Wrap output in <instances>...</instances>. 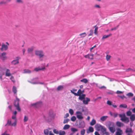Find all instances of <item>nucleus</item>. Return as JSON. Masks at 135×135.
<instances>
[{
    "label": "nucleus",
    "instance_id": "72a5a7b5",
    "mask_svg": "<svg viewBox=\"0 0 135 135\" xmlns=\"http://www.w3.org/2000/svg\"><path fill=\"white\" fill-rule=\"evenodd\" d=\"M65 134V132L64 131L60 130L59 133V135H64Z\"/></svg>",
    "mask_w": 135,
    "mask_h": 135
},
{
    "label": "nucleus",
    "instance_id": "5fc2aeb1",
    "mask_svg": "<svg viewBox=\"0 0 135 135\" xmlns=\"http://www.w3.org/2000/svg\"><path fill=\"white\" fill-rule=\"evenodd\" d=\"M77 93L78 94H79L78 96L81 95V94L82 93V91L80 89H79L78 90Z\"/></svg>",
    "mask_w": 135,
    "mask_h": 135
},
{
    "label": "nucleus",
    "instance_id": "cd10ccee",
    "mask_svg": "<svg viewBox=\"0 0 135 135\" xmlns=\"http://www.w3.org/2000/svg\"><path fill=\"white\" fill-rule=\"evenodd\" d=\"M96 123L95 120L94 119H93L90 123V124L92 126L94 125Z\"/></svg>",
    "mask_w": 135,
    "mask_h": 135
},
{
    "label": "nucleus",
    "instance_id": "49530a36",
    "mask_svg": "<svg viewBox=\"0 0 135 135\" xmlns=\"http://www.w3.org/2000/svg\"><path fill=\"white\" fill-rule=\"evenodd\" d=\"M69 119L68 118H67L65 119H64L63 121V123L64 124L67 123L69 121Z\"/></svg>",
    "mask_w": 135,
    "mask_h": 135
},
{
    "label": "nucleus",
    "instance_id": "412c9836",
    "mask_svg": "<svg viewBox=\"0 0 135 135\" xmlns=\"http://www.w3.org/2000/svg\"><path fill=\"white\" fill-rule=\"evenodd\" d=\"M116 125L118 127H121L123 126L124 124L123 123L119 121H117L116 123Z\"/></svg>",
    "mask_w": 135,
    "mask_h": 135
},
{
    "label": "nucleus",
    "instance_id": "7ed1b4c3",
    "mask_svg": "<svg viewBox=\"0 0 135 135\" xmlns=\"http://www.w3.org/2000/svg\"><path fill=\"white\" fill-rule=\"evenodd\" d=\"M42 105V102L39 101L35 103L31 104L30 105L31 106H33L35 108H37L41 106Z\"/></svg>",
    "mask_w": 135,
    "mask_h": 135
},
{
    "label": "nucleus",
    "instance_id": "5701e85b",
    "mask_svg": "<svg viewBox=\"0 0 135 135\" xmlns=\"http://www.w3.org/2000/svg\"><path fill=\"white\" fill-rule=\"evenodd\" d=\"M122 121L124 122L125 123H128L129 120L128 117H126Z\"/></svg>",
    "mask_w": 135,
    "mask_h": 135
},
{
    "label": "nucleus",
    "instance_id": "4468645a",
    "mask_svg": "<svg viewBox=\"0 0 135 135\" xmlns=\"http://www.w3.org/2000/svg\"><path fill=\"white\" fill-rule=\"evenodd\" d=\"M108 128L110 131L112 133H114L115 130V127L113 126L109 127H108Z\"/></svg>",
    "mask_w": 135,
    "mask_h": 135
},
{
    "label": "nucleus",
    "instance_id": "f8f14e48",
    "mask_svg": "<svg viewBox=\"0 0 135 135\" xmlns=\"http://www.w3.org/2000/svg\"><path fill=\"white\" fill-rule=\"evenodd\" d=\"M70 130L72 132V133H70V134H74L75 132L78 131V129L73 127L71 128Z\"/></svg>",
    "mask_w": 135,
    "mask_h": 135
},
{
    "label": "nucleus",
    "instance_id": "bf43d9fd",
    "mask_svg": "<svg viewBox=\"0 0 135 135\" xmlns=\"http://www.w3.org/2000/svg\"><path fill=\"white\" fill-rule=\"evenodd\" d=\"M71 93L73 94H74L75 96H78L79 94H78L77 93H76L74 92V91H73V90H71Z\"/></svg>",
    "mask_w": 135,
    "mask_h": 135
},
{
    "label": "nucleus",
    "instance_id": "b1692460",
    "mask_svg": "<svg viewBox=\"0 0 135 135\" xmlns=\"http://www.w3.org/2000/svg\"><path fill=\"white\" fill-rule=\"evenodd\" d=\"M108 117L107 116H104L101 117L100 118V120L102 122L105 121L108 118Z\"/></svg>",
    "mask_w": 135,
    "mask_h": 135
},
{
    "label": "nucleus",
    "instance_id": "8fccbe9b",
    "mask_svg": "<svg viewBox=\"0 0 135 135\" xmlns=\"http://www.w3.org/2000/svg\"><path fill=\"white\" fill-rule=\"evenodd\" d=\"M76 119V118L75 116H73L71 118V120L73 121H75Z\"/></svg>",
    "mask_w": 135,
    "mask_h": 135
},
{
    "label": "nucleus",
    "instance_id": "69168bd1",
    "mask_svg": "<svg viewBox=\"0 0 135 135\" xmlns=\"http://www.w3.org/2000/svg\"><path fill=\"white\" fill-rule=\"evenodd\" d=\"M118 96L120 98H121V99H123L124 98H125V96L123 95V96H120V95H118Z\"/></svg>",
    "mask_w": 135,
    "mask_h": 135
},
{
    "label": "nucleus",
    "instance_id": "052dcab7",
    "mask_svg": "<svg viewBox=\"0 0 135 135\" xmlns=\"http://www.w3.org/2000/svg\"><path fill=\"white\" fill-rule=\"evenodd\" d=\"M107 104L109 105H112V102H111L109 100H108L107 101Z\"/></svg>",
    "mask_w": 135,
    "mask_h": 135
},
{
    "label": "nucleus",
    "instance_id": "338daca9",
    "mask_svg": "<svg viewBox=\"0 0 135 135\" xmlns=\"http://www.w3.org/2000/svg\"><path fill=\"white\" fill-rule=\"evenodd\" d=\"M69 113H67L65 115V116L64 117V118H66L67 117H69Z\"/></svg>",
    "mask_w": 135,
    "mask_h": 135
},
{
    "label": "nucleus",
    "instance_id": "774afa93",
    "mask_svg": "<svg viewBox=\"0 0 135 135\" xmlns=\"http://www.w3.org/2000/svg\"><path fill=\"white\" fill-rule=\"evenodd\" d=\"M1 135H10L9 134H6V132H4L3 133H2Z\"/></svg>",
    "mask_w": 135,
    "mask_h": 135
},
{
    "label": "nucleus",
    "instance_id": "ea45409f",
    "mask_svg": "<svg viewBox=\"0 0 135 135\" xmlns=\"http://www.w3.org/2000/svg\"><path fill=\"white\" fill-rule=\"evenodd\" d=\"M30 83L33 84H44V83L43 82H39V83H37L36 82H33L32 81H28Z\"/></svg>",
    "mask_w": 135,
    "mask_h": 135
},
{
    "label": "nucleus",
    "instance_id": "6ab92c4d",
    "mask_svg": "<svg viewBox=\"0 0 135 135\" xmlns=\"http://www.w3.org/2000/svg\"><path fill=\"white\" fill-rule=\"evenodd\" d=\"M119 117L121 118L120 120L121 121L123 120L126 117L124 113L119 114Z\"/></svg>",
    "mask_w": 135,
    "mask_h": 135
},
{
    "label": "nucleus",
    "instance_id": "bb28decb",
    "mask_svg": "<svg viewBox=\"0 0 135 135\" xmlns=\"http://www.w3.org/2000/svg\"><path fill=\"white\" fill-rule=\"evenodd\" d=\"M127 105L125 104H122L119 105V107L126 108L127 107Z\"/></svg>",
    "mask_w": 135,
    "mask_h": 135
},
{
    "label": "nucleus",
    "instance_id": "f257e3e1",
    "mask_svg": "<svg viewBox=\"0 0 135 135\" xmlns=\"http://www.w3.org/2000/svg\"><path fill=\"white\" fill-rule=\"evenodd\" d=\"M47 114L48 116L44 115V118L45 121L48 122H51L54 119L55 114L52 110L50 109L49 110Z\"/></svg>",
    "mask_w": 135,
    "mask_h": 135
},
{
    "label": "nucleus",
    "instance_id": "c03bdc74",
    "mask_svg": "<svg viewBox=\"0 0 135 135\" xmlns=\"http://www.w3.org/2000/svg\"><path fill=\"white\" fill-rule=\"evenodd\" d=\"M63 86L62 85H60L57 88V90H60L62 89L63 88Z\"/></svg>",
    "mask_w": 135,
    "mask_h": 135
},
{
    "label": "nucleus",
    "instance_id": "2eb2a0df",
    "mask_svg": "<svg viewBox=\"0 0 135 135\" xmlns=\"http://www.w3.org/2000/svg\"><path fill=\"white\" fill-rule=\"evenodd\" d=\"M103 126L100 124H97L95 126V127L96 128L97 130L98 131L101 130V128L103 127Z\"/></svg>",
    "mask_w": 135,
    "mask_h": 135
},
{
    "label": "nucleus",
    "instance_id": "c756f323",
    "mask_svg": "<svg viewBox=\"0 0 135 135\" xmlns=\"http://www.w3.org/2000/svg\"><path fill=\"white\" fill-rule=\"evenodd\" d=\"M70 127V126L68 124L65 125L63 127V129L64 130H67Z\"/></svg>",
    "mask_w": 135,
    "mask_h": 135
},
{
    "label": "nucleus",
    "instance_id": "4be33fe9",
    "mask_svg": "<svg viewBox=\"0 0 135 135\" xmlns=\"http://www.w3.org/2000/svg\"><path fill=\"white\" fill-rule=\"evenodd\" d=\"M109 114L111 116H113L114 118L116 117L118 115V114L117 113H112L111 112H110Z\"/></svg>",
    "mask_w": 135,
    "mask_h": 135
},
{
    "label": "nucleus",
    "instance_id": "a211bd4d",
    "mask_svg": "<svg viewBox=\"0 0 135 135\" xmlns=\"http://www.w3.org/2000/svg\"><path fill=\"white\" fill-rule=\"evenodd\" d=\"M11 75V74L10 73L9 70L8 69H7L6 72V76H10Z\"/></svg>",
    "mask_w": 135,
    "mask_h": 135
},
{
    "label": "nucleus",
    "instance_id": "f03ea898",
    "mask_svg": "<svg viewBox=\"0 0 135 135\" xmlns=\"http://www.w3.org/2000/svg\"><path fill=\"white\" fill-rule=\"evenodd\" d=\"M19 99L16 97V99L14 103V105L16 109L20 111L21 110V109L19 106Z\"/></svg>",
    "mask_w": 135,
    "mask_h": 135
},
{
    "label": "nucleus",
    "instance_id": "2f4dec72",
    "mask_svg": "<svg viewBox=\"0 0 135 135\" xmlns=\"http://www.w3.org/2000/svg\"><path fill=\"white\" fill-rule=\"evenodd\" d=\"M85 130L84 129H81L80 132L81 135H84L85 133Z\"/></svg>",
    "mask_w": 135,
    "mask_h": 135
},
{
    "label": "nucleus",
    "instance_id": "79ce46f5",
    "mask_svg": "<svg viewBox=\"0 0 135 135\" xmlns=\"http://www.w3.org/2000/svg\"><path fill=\"white\" fill-rule=\"evenodd\" d=\"M108 127H111L110 126H114V124L113 123L109 121L108 122Z\"/></svg>",
    "mask_w": 135,
    "mask_h": 135
},
{
    "label": "nucleus",
    "instance_id": "37998d69",
    "mask_svg": "<svg viewBox=\"0 0 135 135\" xmlns=\"http://www.w3.org/2000/svg\"><path fill=\"white\" fill-rule=\"evenodd\" d=\"M86 35V33L85 32H84L80 34V36H81V37H85Z\"/></svg>",
    "mask_w": 135,
    "mask_h": 135
},
{
    "label": "nucleus",
    "instance_id": "aec40b11",
    "mask_svg": "<svg viewBox=\"0 0 135 135\" xmlns=\"http://www.w3.org/2000/svg\"><path fill=\"white\" fill-rule=\"evenodd\" d=\"M8 48V47L7 45L3 44L2 46V47L1 48V50H6Z\"/></svg>",
    "mask_w": 135,
    "mask_h": 135
},
{
    "label": "nucleus",
    "instance_id": "680f3d73",
    "mask_svg": "<svg viewBox=\"0 0 135 135\" xmlns=\"http://www.w3.org/2000/svg\"><path fill=\"white\" fill-rule=\"evenodd\" d=\"M10 79L11 80L12 82H14L15 81V80L14 79V77L13 76H11V77Z\"/></svg>",
    "mask_w": 135,
    "mask_h": 135
},
{
    "label": "nucleus",
    "instance_id": "7c9ffc66",
    "mask_svg": "<svg viewBox=\"0 0 135 135\" xmlns=\"http://www.w3.org/2000/svg\"><path fill=\"white\" fill-rule=\"evenodd\" d=\"M12 91L14 94L16 93L17 92L16 88V87L13 86L12 88Z\"/></svg>",
    "mask_w": 135,
    "mask_h": 135
},
{
    "label": "nucleus",
    "instance_id": "f3484780",
    "mask_svg": "<svg viewBox=\"0 0 135 135\" xmlns=\"http://www.w3.org/2000/svg\"><path fill=\"white\" fill-rule=\"evenodd\" d=\"M93 54H88L85 55L84 57L86 58H88V59H93Z\"/></svg>",
    "mask_w": 135,
    "mask_h": 135
},
{
    "label": "nucleus",
    "instance_id": "09e8293b",
    "mask_svg": "<svg viewBox=\"0 0 135 135\" xmlns=\"http://www.w3.org/2000/svg\"><path fill=\"white\" fill-rule=\"evenodd\" d=\"M107 93L108 94L112 95L114 93V92L112 90H109L107 92Z\"/></svg>",
    "mask_w": 135,
    "mask_h": 135
},
{
    "label": "nucleus",
    "instance_id": "f704fd0d",
    "mask_svg": "<svg viewBox=\"0 0 135 135\" xmlns=\"http://www.w3.org/2000/svg\"><path fill=\"white\" fill-rule=\"evenodd\" d=\"M23 73H31V71L30 70L28 69H25L23 70Z\"/></svg>",
    "mask_w": 135,
    "mask_h": 135
},
{
    "label": "nucleus",
    "instance_id": "4c0bfd02",
    "mask_svg": "<svg viewBox=\"0 0 135 135\" xmlns=\"http://www.w3.org/2000/svg\"><path fill=\"white\" fill-rule=\"evenodd\" d=\"M111 35H112L111 34H110L107 35H104L102 37V39H103L104 38H106L108 37H109V36H111Z\"/></svg>",
    "mask_w": 135,
    "mask_h": 135
},
{
    "label": "nucleus",
    "instance_id": "39448f33",
    "mask_svg": "<svg viewBox=\"0 0 135 135\" xmlns=\"http://www.w3.org/2000/svg\"><path fill=\"white\" fill-rule=\"evenodd\" d=\"M76 117L79 119H83V114L82 112L79 111H77L76 112Z\"/></svg>",
    "mask_w": 135,
    "mask_h": 135
},
{
    "label": "nucleus",
    "instance_id": "e2e57ef3",
    "mask_svg": "<svg viewBox=\"0 0 135 135\" xmlns=\"http://www.w3.org/2000/svg\"><path fill=\"white\" fill-rule=\"evenodd\" d=\"M116 93L117 94H122V93H123V92L122 91L118 90L117 91Z\"/></svg>",
    "mask_w": 135,
    "mask_h": 135
},
{
    "label": "nucleus",
    "instance_id": "a19ab883",
    "mask_svg": "<svg viewBox=\"0 0 135 135\" xmlns=\"http://www.w3.org/2000/svg\"><path fill=\"white\" fill-rule=\"evenodd\" d=\"M132 112L130 111H128L126 112V114L127 116H129L132 115Z\"/></svg>",
    "mask_w": 135,
    "mask_h": 135
},
{
    "label": "nucleus",
    "instance_id": "1a4fd4ad",
    "mask_svg": "<svg viewBox=\"0 0 135 135\" xmlns=\"http://www.w3.org/2000/svg\"><path fill=\"white\" fill-rule=\"evenodd\" d=\"M16 59L13 60L12 62V64L15 65L19 63L18 60L20 59V57L18 56L16 57Z\"/></svg>",
    "mask_w": 135,
    "mask_h": 135
},
{
    "label": "nucleus",
    "instance_id": "c9c22d12",
    "mask_svg": "<svg viewBox=\"0 0 135 135\" xmlns=\"http://www.w3.org/2000/svg\"><path fill=\"white\" fill-rule=\"evenodd\" d=\"M80 81L81 82H84L85 83H87L88 82L87 80L85 78H84L82 79Z\"/></svg>",
    "mask_w": 135,
    "mask_h": 135
},
{
    "label": "nucleus",
    "instance_id": "de8ad7c7",
    "mask_svg": "<svg viewBox=\"0 0 135 135\" xmlns=\"http://www.w3.org/2000/svg\"><path fill=\"white\" fill-rule=\"evenodd\" d=\"M127 95L128 97H132L133 95V94L131 93H129L127 94Z\"/></svg>",
    "mask_w": 135,
    "mask_h": 135
},
{
    "label": "nucleus",
    "instance_id": "9d476101",
    "mask_svg": "<svg viewBox=\"0 0 135 135\" xmlns=\"http://www.w3.org/2000/svg\"><path fill=\"white\" fill-rule=\"evenodd\" d=\"M117 131L115 132L116 135H122L123 133L122 131L120 128H117Z\"/></svg>",
    "mask_w": 135,
    "mask_h": 135
},
{
    "label": "nucleus",
    "instance_id": "0eeeda50",
    "mask_svg": "<svg viewBox=\"0 0 135 135\" xmlns=\"http://www.w3.org/2000/svg\"><path fill=\"white\" fill-rule=\"evenodd\" d=\"M12 119L15 120L14 122L11 124L12 126L14 127L16 126L17 123L16 115H13L12 117Z\"/></svg>",
    "mask_w": 135,
    "mask_h": 135
},
{
    "label": "nucleus",
    "instance_id": "dca6fc26",
    "mask_svg": "<svg viewBox=\"0 0 135 135\" xmlns=\"http://www.w3.org/2000/svg\"><path fill=\"white\" fill-rule=\"evenodd\" d=\"M79 99L81 101H83V100L85 98L86 96L85 94H82L81 95H79Z\"/></svg>",
    "mask_w": 135,
    "mask_h": 135
},
{
    "label": "nucleus",
    "instance_id": "13d9d810",
    "mask_svg": "<svg viewBox=\"0 0 135 135\" xmlns=\"http://www.w3.org/2000/svg\"><path fill=\"white\" fill-rule=\"evenodd\" d=\"M98 87L100 89H105L106 88V87L105 86H98Z\"/></svg>",
    "mask_w": 135,
    "mask_h": 135
},
{
    "label": "nucleus",
    "instance_id": "6e6552de",
    "mask_svg": "<svg viewBox=\"0 0 135 135\" xmlns=\"http://www.w3.org/2000/svg\"><path fill=\"white\" fill-rule=\"evenodd\" d=\"M90 101V99L88 97L85 98L83 100V102L84 104L85 105L88 104V102Z\"/></svg>",
    "mask_w": 135,
    "mask_h": 135
},
{
    "label": "nucleus",
    "instance_id": "393cba45",
    "mask_svg": "<svg viewBox=\"0 0 135 135\" xmlns=\"http://www.w3.org/2000/svg\"><path fill=\"white\" fill-rule=\"evenodd\" d=\"M101 131H102V133L103 134H105L106 133V129L105 127H104L103 126L101 128Z\"/></svg>",
    "mask_w": 135,
    "mask_h": 135
},
{
    "label": "nucleus",
    "instance_id": "ddd939ff",
    "mask_svg": "<svg viewBox=\"0 0 135 135\" xmlns=\"http://www.w3.org/2000/svg\"><path fill=\"white\" fill-rule=\"evenodd\" d=\"M93 128L91 127H89L88 129L86 130V133L87 134H89L90 133L93 132Z\"/></svg>",
    "mask_w": 135,
    "mask_h": 135
},
{
    "label": "nucleus",
    "instance_id": "0e129e2a",
    "mask_svg": "<svg viewBox=\"0 0 135 135\" xmlns=\"http://www.w3.org/2000/svg\"><path fill=\"white\" fill-rule=\"evenodd\" d=\"M133 121H131L130 122V126L131 127H132L133 125Z\"/></svg>",
    "mask_w": 135,
    "mask_h": 135
},
{
    "label": "nucleus",
    "instance_id": "864d4df0",
    "mask_svg": "<svg viewBox=\"0 0 135 135\" xmlns=\"http://www.w3.org/2000/svg\"><path fill=\"white\" fill-rule=\"evenodd\" d=\"M69 113H70V114L71 115H72L73 114H74V112H73V110L71 109H70L69 110Z\"/></svg>",
    "mask_w": 135,
    "mask_h": 135
},
{
    "label": "nucleus",
    "instance_id": "4d7b16f0",
    "mask_svg": "<svg viewBox=\"0 0 135 135\" xmlns=\"http://www.w3.org/2000/svg\"><path fill=\"white\" fill-rule=\"evenodd\" d=\"M6 54V53H5V52H3V53H2V57L3 58V60H4L6 57L5 56Z\"/></svg>",
    "mask_w": 135,
    "mask_h": 135
},
{
    "label": "nucleus",
    "instance_id": "603ef678",
    "mask_svg": "<svg viewBox=\"0 0 135 135\" xmlns=\"http://www.w3.org/2000/svg\"><path fill=\"white\" fill-rule=\"evenodd\" d=\"M111 56L110 55H107L106 56V59L107 61L109 60Z\"/></svg>",
    "mask_w": 135,
    "mask_h": 135
},
{
    "label": "nucleus",
    "instance_id": "20e7f679",
    "mask_svg": "<svg viewBox=\"0 0 135 135\" xmlns=\"http://www.w3.org/2000/svg\"><path fill=\"white\" fill-rule=\"evenodd\" d=\"M35 53L36 55L38 56L40 58V60H42L41 57L44 56L43 52L41 50H36Z\"/></svg>",
    "mask_w": 135,
    "mask_h": 135
},
{
    "label": "nucleus",
    "instance_id": "473e14b6",
    "mask_svg": "<svg viewBox=\"0 0 135 135\" xmlns=\"http://www.w3.org/2000/svg\"><path fill=\"white\" fill-rule=\"evenodd\" d=\"M44 133L45 135H48L49 134V130L47 129H45L44 130Z\"/></svg>",
    "mask_w": 135,
    "mask_h": 135
},
{
    "label": "nucleus",
    "instance_id": "6e6d98bb",
    "mask_svg": "<svg viewBox=\"0 0 135 135\" xmlns=\"http://www.w3.org/2000/svg\"><path fill=\"white\" fill-rule=\"evenodd\" d=\"M103 76H105V77L107 78L108 79H109L110 81H113L114 80V79L113 78H109V77H107L105 75H103Z\"/></svg>",
    "mask_w": 135,
    "mask_h": 135
},
{
    "label": "nucleus",
    "instance_id": "a18cd8bd",
    "mask_svg": "<svg viewBox=\"0 0 135 135\" xmlns=\"http://www.w3.org/2000/svg\"><path fill=\"white\" fill-rule=\"evenodd\" d=\"M53 132L54 133L56 134H59V132L58 130L56 129H54L53 130Z\"/></svg>",
    "mask_w": 135,
    "mask_h": 135
},
{
    "label": "nucleus",
    "instance_id": "423d86ee",
    "mask_svg": "<svg viewBox=\"0 0 135 135\" xmlns=\"http://www.w3.org/2000/svg\"><path fill=\"white\" fill-rule=\"evenodd\" d=\"M85 126V123L84 121L80 120L79 122L78 127L80 128H84Z\"/></svg>",
    "mask_w": 135,
    "mask_h": 135
},
{
    "label": "nucleus",
    "instance_id": "a878e982",
    "mask_svg": "<svg viewBox=\"0 0 135 135\" xmlns=\"http://www.w3.org/2000/svg\"><path fill=\"white\" fill-rule=\"evenodd\" d=\"M130 119L131 121H133L135 120V115L134 114H133L130 116Z\"/></svg>",
    "mask_w": 135,
    "mask_h": 135
},
{
    "label": "nucleus",
    "instance_id": "e433bc0d",
    "mask_svg": "<svg viewBox=\"0 0 135 135\" xmlns=\"http://www.w3.org/2000/svg\"><path fill=\"white\" fill-rule=\"evenodd\" d=\"M33 49V47H32L31 48H28V53H31Z\"/></svg>",
    "mask_w": 135,
    "mask_h": 135
},
{
    "label": "nucleus",
    "instance_id": "58836bf2",
    "mask_svg": "<svg viewBox=\"0 0 135 135\" xmlns=\"http://www.w3.org/2000/svg\"><path fill=\"white\" fill-rule=\"evenodd\" d=\"M12 123H11V121L9 119H8L7 123L5 125V126H6L7 125H8L9 126H12L11 124Z\"/></svg>",
    "mask_w": 135,
    "mask_h": 135
},
{
    "label": "nucleus",
    "instance_id": "c85d7f7f",
    "mask_svg": "<svg viewBox=\"0 0 135 135\" xmlns=\"http://www.w3.org/2000/svg\"><path fill=\"white\" fill-rule=\"evenodd\" d=\"M45 68H40L39 67L36 68L34 70L36 71H37L40 70H42L44 69Z\"/></svg>",
    "mask_w": 135,
    "mask_h": 135
},
{
    "label": "nucleus",
    "instance_id": "3c124183",
    "mask_svg": "<svg viewBox=\"0 0 135 135\" xmlns=\"http://www.w3.org/2000/svg\"><path fill=\"white\" fill-rule=\"evenodd\" d=\"M28 120V118L25 115L24 116V119H23V121L24 122H27Z\"/></svg>",
    "mask_w": 135,
    "mask_h": 135
},
{
    "label": "nucleus",
    "instance_id": "9b49d317",
    "mask_svg": "<svg viewBox=\"0 0 135 135\" xmlns=\"http://www.w3.org/2000/svg\"><path fill=\"white\" fill-rule=\"evenodd\" d=\"M132 129L131 128H127L125 130V132L127 134L133 133Z\"/></svg>",
    "mask_w": 135,
    "mask_h": 135
}]
</instances>
